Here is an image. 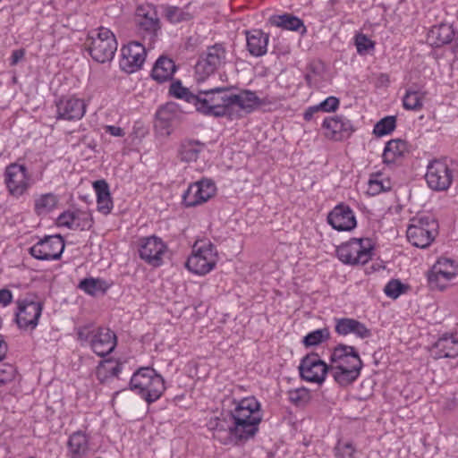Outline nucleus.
Returning a JSON list of instances; mask_svg holds the SVG:
<instances>
[{
  "mask_svg": "<svg viewBox=\"0 0 458 458\" xmlns=\"http://www.w3.org/2000/svg\"><path fill=\"white\" fill-rule=\"evenodd\" d=\"M136 24L139 31L153 39L160 30V21L155 5L143 4L136 9Z\"/></svg>",
  "mask_w": 458,
  "mask_h": 458,
  "instance_id": "f3484780",
  "label": "nucleus"
},
{
  "mask_svg": "<svg viewBox=\"0 0 458 458\" xmlns=\"http://www.w3.org/2000/svg\"><path fill=\"white\" fill-rule=\"evenodd\" d=\"M396 126V118L389 115L379 120L374 126L373 133L378 137L390 134Z\"/></svg>",
  "mask_w": 458,
  "mask_h": 458,
  "instance_id": "e433bc0d",
  "label": "nucleus"
},
{
  "mask_svg": "<svg viewBox=\"0 0 458 458\" xmlns=\"http://www.w3.org/2000/svg\"><path fill=\"white\" fill-rule=\"evenodd\" d=\"M98 199H111L108 183L105 180H98L93 183Z\"/></svg>",
  "mask_w": 458,
  "mask_h": 458,
  "instance_id": "49530a36",
  "label": "nucleus"
},
{
  "mask_svg": "<svg viewBox=\"0 0 458 458\" xmlns=\"http://www.w3.org/2000/svg\"><path fill=\"white\" fill-rule=\"evenodd\" d=\"M437 222L429 216L413 217L407 228V239L415 247H428L438 233Z\"/></svg>",
  "mask_w": 458,
  "mask_h": 458,
  "instance_id": "6e6552de",
  "label": "nucleus"
},
{
  "mask_svg": "<svg viewBox=\"0 0 458 458\" xmlns=\"http://www.w3.org/2000/svg\"><path fill=\"white\" fill-rule=\"evenodd\" d=\"M165 17L170 22L173 23L189 21L191 18L189 13L182 11L177 6H166Z\"/></svg>",
  "mask_w": 458,
  "mask_h": 458,
  "instance_id": "79ce46f5",
  "label": "nucleus"
},
{
  "mask_svg": "<svg viewBox=\"0 0 458 458\" xmlns=\"http://www.w3.org/2000/svg\"><path fill=\"white\" fill-rule=\"evenodd\" d=\"M454 37V30L452 26L441 24L438 27H433L428 32V40L431 45L436 47H442L453 41Z\"/></svg>",
  "mask_w": 458,
  "mask_h": 458,
  "instance_id": "c756f323",
  "label": "nucleus"
},
{
  "mask_svg": "<svg viewBox=\"0 0 458 458\" xmlns=\"http://www.w3.org/2000/svg\"><path fill=\"white\" fill-rule=\"evenodd\" d=\"M170 93L177 98H182L193 105L194 100L191 97H196V94L191 92L187 88L182 85L180 81L173 82L170 86Z\"/></svg>",
  "mask_w": 458,
  "mask_h": 458,
  "instance_id": "a19ab883",
  "label": "nucleus"
},
{
  "mask_svg": "<svg viewBox=\"0 0 458 458\" xmlns=\"http://www.w3.org/2000/svg\"><path fill=\"white\" fill-rule=\"evenodd\" d=\"M428 281L431 289L443 291L446 288L447 282H445L437 274L430 270L428 274Z\"/></svg>",
  "mask_w": 458,
  "mask_h": 458,
  "instance_id": "8fccbe9b",
  "label": "nucleus"
},
{
  "mask_svg": "<svg viewBox=\"0 0 458 458\" xmlns=\"http://www.w3.org/2000/svg\"><path fill=\"white\" fill-rule=\"evenodd\" d=\"M15 368L11 364H4L0 368V386L13 381L15 377Z\"/></svg>",
  "mask_w": 458,
  "mask_h": 458,
  "instance_id": "a18cd8bd",
  "label": "nucleus"
},
{
  "mask_svg": "<svg viewBox=\"0 0 458 458\" xmlns=\"http://www.w3.org/2000/svg\"><path fill=\"white\" fill-rule=\"evenodd\" d=\"M130 388L148 403L156 402L165 390L164 378L150 367H142L131 377Z\"/></svg>",
  "mask_w": 458,
  "mask_h": 458,
  "instance_id": "20e7f679",
  "label": "nucleus"
},
{
  "mask_svg": "<svg viewBox=\"0 0 458 458\" xmlns=\"http://www.w3.org/2000/svg\"><path fill=\"white\" fill-rule=\"evenodd\" d=\"M336 456H340L342 458H350L354 454V447L350 443H339L335 447Z\"/></svg>",
  "mask_w": 458,
  "mask_h": 458,
  "instance_id": "603ef678",
  "label": "nucleus"
},
{
  "mask_svg": "<svg viewBox=\"0 0 458 458\" xmlns=\"http://www.w3.org/2000/svg\"><path fill=\"white\" fill-rule=\"evenodd\" d=\"M355 44L357 51L361 54L374 47V43L363 34L356 36Z\"/></svg>",
  "mask_w": 458,
  "mask_h": 458,
  "instance_id": "09e8293b",
  "label": "nucleus"
},
{
  "mask_svg": "<svg viewBox=\"0 0 458 458\" xmlns=\"http://www.w3.org/2000/svg\"><path fill=\"white\" fill-rule=\"evenodd\" d=\"M431 354L435 359L456 357L458 355V336L444 335L432 346Z\"/></svg>",
  "mask_w": 458,
  "mask_h": 458,
  "instance_id": "393cba45",
  "label": "nucleus"
},
{
  "mask_svg": "<svg viewBox=\"0 0 458 458\" xmlns=\"http://www.w3.org/2000/svg\"><path fill=\"white\" fill-rule=\"evenodd\" d=\"M57 204V199L55 195L52 193H47L41 195L35 201V210L38 214L47 213L51 211Z\"/></svg>",
  "mask_w": 458,
  "mask_h": 458,
  "instance_id": "4c0bfd02",
  "label": "nucleus"
},
{
  "mask_svg": "<svg viewBox=\"0 0 458 458\" xmlns=\"http://www.w3.org/2000/svg\"><path fill=\"white\" fill-rule=\"evenodd\" d=\"M339 106V99L335 97H328L319 105H318L319 110L325 112L335 111Z\"/></svg>",
  "mask_w": 458,
  "mask_h": 458,
  "instance_id": "864d4df0",
  "label": "nucleus"
},
{
  "mask_svg": "<svg viewBox=\"0 0 458 458\" xmlns=\"http://www.w3.org/2000/svg\"><path fill=\"white\" fill-rule=\"evenodd\" d=\"M106 132L111 134L115 137H123L124 135V131L121 127L108 125L106 127Z\"/></svg>",
  "mask_w": 458,
  "mask_h": 458,
  "instance_id": "bf43d9fd",
  "label": "nucleus"
},
{
  "mask_svg": "<svg viewBox=\"0 0 458 458\" xmlns=\"http://www.w3.org/2000/svg\"><path fill=\"white\" fill-rule=\"evenodd\" d=\"M335 332L341 335L354 334L361 339L368 338L371 335V332L367 327L360 321L353 318H339L336 320Z\"/></svg>",
  "mask_w": 458,
  "mask_h": 458,
  "instance_id": "a878e982",
  "label": "nucleus"
},
{
  "mask_svg": "<svg viewBox=\"0 0 458 458\" xmlns=\"http://www.w3.org/2000/svg\"><path fill=\"white\" fill-rule=\"evenodd\" d=\"M262 420L260 404L254 397L244 398L227 414L209 420L207 426L213 437L226 444L253 437Z\"/></svg>",
  "mask_w": 458,
  "mask_h": 458,
  "instance_id": "f257e3e1",
  "label": "nucleus"
},
{
  "mask_svg": "<svg viewBox=\"0 0 458 458\" xmlns=\"http://www.w3.org/2000/svg\"><path fill=\"white\" fill-rule=\"evenodd\" d=\"M299 371L303 380L321 385L327 374L329 373V366L320 359L318 353L312 352L301 359Z\"/></svg>",
  "mask_w": 458,
  "mask_h": 458,
  "instance_id": "f8f14e48",
  "label": "nucleus"
},
{
  "mask_svg": "<svg viewBox=\"0 0 458 458\" xmlns=\"http://www.w3.org/2000/svg\"><path fill=\"white\" fill-rule=\"evenodd\" d=\"M140 258L155 267L163 263V255L166 251L164 242L155 236L142 237L138 242Z\"/></svg>",
  "mask_w": 458,
  "mask_h": 458,
  "instance_id": "2eb2a0df",
  "label": "nucleus"
},
{
  "mask_svg": "<svg viewBox=\"0 0 458 458\" xmlns=\"http://www.w3.org/2000/svg\"><path fill=\"white\" fill-rule=\"evenodd\" d=\"M407 151V142L403 140H389L383 152V160L385 163H394L395 160L403 156Z\"/></svg>",
  "mask_w": 458,
  "mask_h": 458,
  "instance_id": "7c9ffc66",
  "label": "nucleus"
},
{
  "mask_svg": "<svg viewBox=\"0 0 458 458\" xmlns=\"http://www.w3.org/2000/svg\"><path fill=\"white\" fill-rule=\"evenodd\" d=\"M68 448L74 455H87L89 451L88 437L81 431L74 432L69 438Z\"/></svg>",
  "mask_w": 458,
  "mask_h": 458,
  "instance_id": "473e14b6",
  "label": "nucleus"
},
{
  "mask_svg": "<svg viewBox=\"0 0 458 458\" xmlns=\"http://www.w3.org/2000/svg\"><path fill=\"white\" fill-rule=\"evenodd\" d=\"M327 222L337 231H351L356 226L352 210L345 205L336 206L327 216Z\"/></svg>",
  "mask_w": 458,
  "mask_h": 458,
  "instance_id": "5701e85b",
  "label": "nucleus"
},
{
  "mask_svg": "<svg viewBox=\"0 0 458 458\" xmlns=\"http://www.w3.org/2000/svg\"><path fill=\"white\" fill-rule=\"evenodd\" d=\"M322 126L325 136L334 140H342L349 137L353 131L351 121L343 116L326 118Z\"/></svg>",
  "mask_w": 458,
  "mask_h": 458,
  "instance_id": "412c9836",
  "label": "nucleus"
},
{
  "mask_svg": "<svg viewBox=\"0 0 458 458\" xmlns=\"http://www.w3.org/2000/svg\"><path fill=\"white\" fill-rule=\"evenodd\" d=\"M74 211H66L62 213L57 218V224L60 226H65L70 229H75Z\"/></svg>",
  "mask_w": 458,
  "mask_h": 458,
  "instance_id": "3c124183",
  "label": "nucleus"
},
{
  "mask_svg": "<svg viewBox=\"0 0 458 458\" xmlns=\"http://www.w3.org/2000/svg\"><path fill=\"white\" fill-rule=\"evenodd\" d=\"M425 178L430 189L446 191L452 184L453 172L445 160L435 159L428 163Z\"/></svg>",
  "mask_w": 458,
  "mask_h": 458,
  "instance_id": "9b49d317",
  "label": "nucleus"
},
{
  "mask_svg": "<svg viewBox=\"0 0 458 458\" xmlns=\"http://www.w3.org/2000/svg\"><path fill=\"white\" fill-rule=\"evenodd\" d=\"M42 310L43 304L40 301L19 300L15 313L18 327L21 329H34L38 324Z\"/></svg>",
  "mask_w": 458,
  "mask_h": 458,
  "instance_id": "a211bd4d",
  "label": "nucleus"
},
{
  "mask_svg": "<svg viewBox=\"0 0 458 458\" xmlns=\"http://www.w3.org/2000/svg\"><path fill=\"white\" fill-rule=\"evenodd\" d=\"M289 401L296 406H303L310 400V394L307 388L300 387L287 392Z\"/></svg>",
  "mask_w": 458,
  "mask_h": 458,
  "instance_id": "ea45409f",
  "label": "nucleus"
},
{
  "mask_svg": "<svg viewBox=\"0 0 458 458\" xmlns=\"http://www.w3.org/2000/svg\"><path fill=\"white\" fill-rule=\"evenodd\" d=\"M216 191V184L211 179H201L190 184L182 195V202L186 207H195L208 201Z\"/></svg>",
  "mask_w": 458,
  "mask_h": 458,
  "instance_id": "dca6fc26",
  "label": "nucleus"
},
{
  "mask_svg": "<svg viewBox=\"0 0 458 458\" xmlns=\"http://www.w3.org/2000/svg\"><path fill=\"white\" fill-rule=\"evenodd\" d=\"M319 110L318 106H311L310 107L308 110L305 111L304 113V119L306 121H310L312 116H313V114L315 112H318Z\"/></svg>",
  "mask_w": 458,
  "mask_h": 458,
  "instance_id": "e2e57ef3",
  "label": "nucleus"
},
{
  "mask_svg": "<svg viewBox=\"0 0 458 458\" xmlns=\"http://www.w3.org/2000/svg\"><path fill=\"white\" fill-rule=\"evenodd\" d=\"M269 36L260 30H253L246 32L247 48L253 56L264 55L267 49Z\"/></svg>",
  "mask_w": 458,
  "mask_h": 458,
  "instance_id": "bb28decb",
  "label": "nucleus"
},
{
  "mask_svg": "<svg viewBox=\"0 0 458 458\" xmlns=\"http://www.w3.org/2000/svg\"><path fill=\"white\" fill-rule=\"evenodd\" d=\"M175 71L174 62L167 56L161 55L153 66L151 76L157 82H165L172 79Z\"/></svg>",
  "mask_w": 458,
  "mask_h": 458,
  "instance_id": "c85d7f7f",
  "label": "nucleus"
},
{
  "mask_svg": "<svg viewBox=\"0 0 458 458\" xmlns=\"http://www.w3.org/2000/svg\"><path fill=\"white\" fill-rule=\"evenodd\" d=\"M405 288L406 286L400 280L392 279L386 284L384 293L386 296L396 299L404 292Z\"/></svg>",
  "mask_w": 458,
  "mask_h": 458,
  "instance_id": "c03bdc74",
  "label": "nucleus"
},
{
  "mask_svg": "<svg viewBox=\"0 0 458 458\" xmlns=\"http://www.w3.org/2000/svg\"><path fill=\"white\" fill-rule=\"evenodd\" d=\"M205 147V143L198 140L185 139L180 144L179 157L185 163L196 162Z\"/></svg>",
  "mask_w": 458,
  "mask_h": 458,
  "instance_id": "cd10ccee",
  "label": "nucleus"
},
{
  "mask_svg": "<svg viewBox=\"0 0 458 458\" xmlns=\"http://www.w3.org/2000/svg\"><path fill=\"white\" fill-rule=\"evenodd\" d=\"M86 44L92 59L101 64L110 62L117 50L115 36L110 30L103 27L92 30Z\"/></svg>",
  "mask_w": 458,
  "mask_h": 458,
  "instance_id": "423d86ee",
  "label": "nucleus"
},
{
  "mask_svg": "<svg viewBox=\"0 0 458 458\" xmlns=\"http://www.w3.org/2000/svg\"><path fill=\"white\" fill-rule=\"evenodd\" d=\"M178 115L179 109L175 104L168 103L161 106L156 114V128L163 134L170 135Z\"/></svg>",
  "mask_w": 458,
  "mask_h": 458,
  "instance_id": "b1692460",
  "label": "nucleus"
},
{
  "mask_svg": "<svg viewBox=\"0 0 458 458\" xmlns=\"http://www.w3.org/2000/svg\"><path fill=\"white\" fill-rule=\"evenodd\" d=\"M97 202L98 211L106 215L110 213L113 208V202L111 199H98Z\"/></svg>",
  "mask_w": 458,
  "mask_h": 458,
  "instance_id": "6e6d98bb",
  "label": "nucleus"
},
{
  "mask_svg": "<svg viewBox=\"0 0 458 458\" xmlns=\"http://www.w3.org/2000/svg\"><path fill=\"white\" fill-rule=\"evenodd\" d=\"M57 119L81 120L86 112V104L76 98H62L56 103Z\"/></svg>",
  "mask_w": 458,
  "mask_h": 458,
  "instance_id": "4be33fe9",
  "label": "nucleus"
},
{
  "mask_svg": "<svg viewBox=\"0 0 458 458\" xmlns=\"http://www.w3.org/2000/svg\"><path fill=\"white\" fill-rule=\"evenodd\" d=\"M98 199H111L108 183L105 180H98L93 183Z\"/></svg>",
  "mask_w": 458,
  "mask_h": 458,
  "instance_id": "de8ad7c7",
  "label": "nucleus"
},
{
  "mask_svg": "<svg viewBox=\"0 0 458 458\" xmlns=\"http://www.w3.org/2000/svg\"><path fill=\"white\" fill-rule=\"evenodd\" d=\"M269 22L273 26L293 31L299 30L300 28H304L303 21L301 19L288 13L273 15L269 18Z\"/></svg>",
  "mask_w": 458,
  "mask_h": 458,
  "instance_id": "2f4dec72",
  "label": "nucleus"
},
{
  "mask_svg": "<svg viewBox=\"0 0 458 458\" xmlns=\"http://www.w3.org/2000/svg\"><path fill=\"white\" fill-rule=\"evenodd\" d=\"M121 66L128 72H133L141 67L145 61V47L139 42H131L122 48Z\"/></svg>",
  "mask_w": 458,
  "mask_h": 458,
  "instance_id": "6ab92c4d",
  "label": "nucleus"
},
{
  "mask_svg": "<svg viewBox=\"0 0 458 458\" xmlns=\"http://www.w3.org/2000/svg\"><path fill=\"white\" fill-rule=\"evenodd\" d=\"M424 94L418 90L408 89L403 98V106L406 110L417 111L423 106Z\"/></svg>",
  "mask_w": 458,
  "mask_h": 458,
  "instance_id": "c9c22d12",
  "label": "nucleus"
},
{
  "mask_svg": "<svg viewBox=\"0 0 458 458\" xmlns=\"http://www.w3.org/2000/svg\"><path fill=\"white\" fill-rule=\"evenodd\" d=\"M30 175L24 165L12 163L4 171V183L9 193L19 198L22 196L30 187Z\"/></svg>",
  "mask_w": 458,
  "mask_h": 458,
  "instance_id": "ddd939ff",
  "label": "nucleus"
},
{
  "mask_svg": "<svg viewBox=\"0 0 458 458\" xmlns=\"http://www.w3.org/2000/svg\"><path fill=\"white\" fill-rule=\"evenodd\" d=\"M122 363L114 361L112 360H105L100 362L97 369V377L101 382H104L109 376L118 377L122 371Z\"/></svg>",
  "mask_w": 458,
  "mask_h": 458,
  "instance_id": "f704fd0d",
  "label": "nucleus"
},
{
  "mask_svg": "<svg viewBox=\"0 0 458 458\" xmlns=\"http://www.w3.org/2000/svg\"><path fill=\"white\" fill-rule=\"evenodd\" d=\"M74 222L75 229L88 230L93 225V218L91 214L89 212L75 210Z\"/></svg>",
  "mask_w": 458,
  "mask_h": 458,
  "instance_id": "37998d69",
  "label": "nucleus"
},
{
  "mask_svg": "<svg viewBox=\"0 0 458 458\" xmlns=\"http://www.w3.org/2000/svg\"><path fill=\"white\" fill-rule=\"evenodd\" d=\"M24 56V50L17 49L14 50L11 56V65H16L20 60Z\"/></svg>",
  "mask_w": 458,
  "mask_h": 458,
  "instance_id": "052dcab7",
  "label": "nucleus"
},
{
  "mask_svg": "<svg viewBox=\"0 0 458 458\" xmlns=\"http://www.w3.org/2000/svg\"><path fill=\"white\" fill-rule=\"evenodd\" d=\"M372 245L369 239L352 238L336 250L341 261L357 265L367 263L371 257Z\"/></svg>",
  "mask_w": 458,
  "mask_h": 458,
  "instance_id": "9d476101",
  "label": "nucleus"
},
{
  "mask_svg": "<svg viewBox=\"0 0 458 458\" xmlns=\"http://www.w3.org/2000/svg\"><path fill=\"white\" fill-rule=\"evenodd\" d=\"M13 293L8 289L0 290V305L6 307L12 302Z\"/></svg>",
  "mask_w": 458,
  "mask_h": 458,
  "instance_id": "4d7b16f0",
  "label": "nucleus"
},
{
  "mask_svg": "<svg viewBox=\"0 0 458 458\" xmlns=\"http://www.w3.org/2000/svg\"><path fill=\"white\" fill-rule=\"evenodd\" d=\"M79 288L86 293L95 296L104 294L108 289V284L99 278H85L79 284Z\"/></svg>",
  "mask_w": 458,
  "mask_h": 458,
  "instance_id": "72a5a7b5",
  "label": "nucleus"
},
{
  "mask_svg": "<svg viewBox=\"0 0 458 458\" xmlns=\"http://www.w3.org/2000/svg\"><path fill=\"white\" fill-rule=\"evenodd\" d=\"M231 113L230 119L240 117V111L250 113L257 106L261 105V100L257 95L250 90L242 91L240 94H231Z\"/></svg>",
  "mask_w": 458,
  "mask_h": 458,
  "instance_id": "aec40b11",
  "label": "nucleus"
},
{
  "mask_svg": "<svg viewBox=\"0 0 458 458\" xmlns=\"http://www.w3.org/2000/svg\"><path fill=\"white\" fill-rule=\"evenodd\" d=\"M431 270L434 271L436 274H437L438 276H440L442 279H444L445 282H447V283L451 279H453L455 276L454 273L444 271L440 268V267H437V266H434Z\"/></svg>",
  "mask_w": 458,
  "mask_h": 458,
  "instance_id": "13d9d810",
  "label": "nucleus"
},
{
  "mask_svg": "<svg viewBox=\"0 0 458 458\" xmlns=\"http://www.w3.org/2000/svg\"><path fill=\"white\" fill-rule=\"evenodd\" d=\"M191 99L194 100L193 106L196 110L205 115L230 118L232 114L231 95H228L224 88L199 90L196 97H191Z\"/></svg>",
  "mask_w": 458,
  "mask_h": 458,
  "instance_id": "7ed1b4c3",
  "label": "nucleus"
},
{
  "mask_svg": "<svg viewBox=\"0 0 458 458\" xmlns=\"http://www.w3.org/2000/svg\"><path fill=\"white\" fill-rule=\"evenodd\" d=\"M7 352V344L3 339L2 335H0V361L3 360Z\"/></svg>",
  "mask_w": 458,
  "mask_h": 458,
  "instance_id": "680f3d73",
  "label": "nucleus"
},
{
  "mask_svg": "<svg viewBox=\"0 0 458 458\" xmlns=\"http://www.w3.org/2000/svg\"><path fill=\"white\" fill-rule=\"evenodd\" d=\"M328 366L335 383L345 387L360 377L363 362L353 346L340 344L333 349Z\"/></svg>",
  "mask_w": 458,
  "mask_h": 458,
  "instance_id": "f03ea898",
  "label": "nucleus"
},
{
  "mask_svg": "<svg viewBox=\"0 0 458 458\" xmlns=\"http://www.w3.org/2000/svg\"><path fill=\"white\" fill-rule=\"evenodd\" d=\"M64 250V241L60 235H49L40 239L30 248V254L39 260L58 259Z\"/></svg>",
  "mask_w": 458,
  "mask_h": 458,
  "instance_id": "4468645a",
  "label": "nucleus"
},
{
  "mask_svg": "<svg viewBox=\"0 0 458 458\" xmlns=\"http://www.w3.org/2000/svg\"><path fill=\"white\" fill-rule=\"evenodd\" d=\"M218 261V253L208 240H198L185 266L193 274L205 276L213 270Z\"/></svg>",
  "mask_w": 458,
  "mask_h": 458,
  "instance_id": "0eeeda50",
  "label": "nucleus"
},
{
  "mask_svg": "<svg viewBox=\"0 0 458 458\" xmlns=\"http://www.w3.org/2000/svg\"><path fill=\"white\" fill-rule=\"evenodd\" d=\"M330 337L327 328H320L309 333L304 336L302 343L305 346H316Z\"/></svg>",
  "mask_w": 458,
  "mask_h": 458,
  "instance_id": "58836bf2",
  "label": "nucleus"
},
{
  "mask_svg": "<svg viewBox=\"0 0 458 458\" xmlns=\"http://www.w3.org/2000/svg\"><path fill=\"white\" fill-rule=\"evenodd\" d=\"M77 339L81 345L89 344L98 356L104 357L116 346V335L109 328L88 324L77 328Z\"/></svg>",
  "mask_w": 458,
  "mask_h": 458,
  "instance_id": "39448f33",
  "label": "nucleus"
},
{
  "mask_svg": "<svg viewBox=\"0 0 458 458\" xmlns=\"http://www.w3.org/2000/svg\"><path fill=\"white\" fill-rule=\"evenodd\" d=\"M387 189L383 182L377 179H370L369 181L368 193L370 195H377Z\"/></svg>",
  "mask_w": 458,
  "mask_h": 458,
  "instance_id": "5fc2aeb1",
  "label": "nucleus"
},
{
  "mask_svg": "<svg viewBox=\"0 0 458 458\" xmlns=\"http://www.w3.org/2000/svg\"><path fill=\"white\" fill-rule=\"evenodd\" d=\"M227 51L223 44L216 43L208 47L195 65V78L198 82L204 81L226 63Z\"/></svg>",
  "mask_w": 458,
  "mask_h": 458,
  "instance_id": "1a4fd4ad",
  "label": "nucleus"
}]
</instances>
